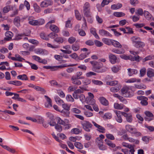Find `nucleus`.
<instances>
[{
    "label": "nucleus",
    "instance_id": "1",
    "mask_svg": "<svg viewBox=\"0 0 154 154\" xmlns=\"http://www.w3.org/2000/svg\"><path fill=\"white\" fill-rule=\"evenodd\" d=\"M93 66V70L98 73H102L106 71L105 69H100L103 66L102 63L98 62L95 61H91L90 62Z\"/></svg>",
    "mask_w": 154,
    "mask_h": 154
},
{
    "label": "nucleus",
    "instance_id": "2",
    "mask_svg": "<svg viewBox=\"0 0 154 154\" xmlns=\"http://www.w3.org/2000/svg\"><path fill=\"white\" fill-rule=\"evenodd\" d=\"M84 15L87 17H90V5L89 3L86 2L84 5L83 10Z\"/></svg>",
    "mask_w": 154,
    "mask_h": 154
},
{
    "label": "nucleus",
    "instance_id": "3",
    "mask_svg": "<svg viewBox=\"0 0 154 154\" xmlns=\"http://www.w3.org/2000/svg\"><path fill=\"white\" fill-rule=\"evenodd\" d=\"M122 95L125 97H129L132 96L131 90L129 87L125 86L121 89Z\"/></svg>",
    "mask_w": 154,
    "mask_h": 154
},
{
    "label": "nucleus",
    "instance_id": "4",
    "mask_svg": "<svg viewBox=\"0 0 154 154\" xmlns=\"http://www.w3.org/2000/svg\"><path fill=\"white\" fill-rule=\"evenodd\" d=\"M83 129L87 132H90L93 126L88 121H84L81 122Z\"/></svg>",
    "mask_w": 154,
    "mask_h": 154
},
{
    "label": "nucleus",
    "instance_id": "5",
    "mask_svg": "<svg viewBox=\"0 0 154 154\" xmlns=\"http://www.w3.org/2000/svg\"><path fill=\"white\" fill-rule=\"evenodd\" d=\"M132 41L134 46L137 48H143L145 45L143 42L138 40V39H133Z\"/></svg>",
    "mask_w": 154,
    "mask_h": 154
},
{
    "label": "nucleus",
    "instance_id": "6",
    "mask_svg": "<svg viewBox=\"0 0 154 154\" xmlns=\"http://www.w3.org/2000/svg\"><path fill=\"white\" fill-rule=\"evenodd\" d=\"M125 128L127 131L131 134H137V135L139 136H140L141 135L140 133L137 132L135 128H133L132 126L130 125H126L125 126Z\"/></svg>",
    "mask_w": 154,
    "mask_h": 154
},
{
    "label": "nucleus",
    "instance_id": "7",
    "mask_svg": "<svg viewBox=\"0 0 154 154\" xmlns=\"http://www.w3.org/2000/svg\"><path fill=\"white\" fill-rule=\"evenodd\" d=\"M92 123L96 128H97V130L101 133H104L105 132V129L103 127L98 125L95 122L92 121Z\"/></svg>",
    "mask_w": 154,
    "mask_h": 154
},
{
    "label": "nucleus",
    "instance_id": "8",
    "mask_svg": "<svg viewBox=\"0 0 154 154\" xmlns=\"http://www.w3.org/2000/svg\"><path fill=\"white\" fill-rule=\"evenodd\" d=\"M137 98L138 100H141L140 103L143 105L146 106L148 104L147 97L144 96H139L137 97Z\"/></svg>",
    "mask_w": 154,
    "mask_h": 154
},
{
    "label": "nucleus",
    "instance_id": "9",
    "mask_svg": "<svg viewBox=\"0 0 154 154\" xmlns=\"http://www.w3.org/2000/svg\"><path fill=\"white\" fill-rule=\"evenodd\" d=\"M99 33L100 35L103 36H106L109 37H111L112 36V35L108 32L103 29L99 30Z\"/></svg>",
    "mask_w": 154,
    "mask_h": 154
},
{
    "label": "nucleus",
    "instance_id": "10",
    "mask_svg": "<svg viewBox=\"0 0 154 154\" xmlns=\"http://www.w3.org/2000/svg\"><path fill=\"white\" fill-rule=\"evenodd\" d=\"M109 60L111 63L114 64L116 63L117 57L115 55L112 54L110 53L109 55Z\"/></svg>",
    "mask_w": 154,
    "mask_h": 154
},
{
    "label": "nucleus",
    "instance_id": "11",
    "mask_svg": "<svg viewBox=\"0 0 154 154\" xmlns=\"http://www.w3.org/2000/svg\"><path fill=\"white\" fill-rule=\"evenodd\" d=\"M114 112L116 113L117 116L116 117V121L119 123H121L122 121V119L121 117V112L119 111L115 110Z\"/></svg>",
    "mask_w": 154,
    "mask_h": 154
},
{
    "label": "nucleus",
    "instance_id": "12",
    "mask_svg": "<svg viewBox=\"0 0 154 154\" xmlns=\"http://www.w3.org/2000/svg\"><path fill=\"white\" fill-rule=\"evenodd\" d=\"M53 2L50 0H46L42 2L40 5L42 7H46L53 4Z\"/></svg>",
    "mask_w": 154,
    "mask_h": 154
},
{
    "label": "nucleus",
    "instance_id": "13",
    "mask_svg": "<svg viewBox=\"0 0 154 154\" xmlns=\"http://www.w3.org/2000/svg\"><path fill=\"white\" fill-rule=\"evenodd\" d=\"M49 29L54 33H58L59 31L58 27L54 24H51L49 27Z\"/></svg>",
    "mask_w": 154,
    "mask_h": 154
},
{
    "label": "nucleus",
    "instance_id": "14",
    "mask_svg": "<svg viewBox=\"0 0 154 154\" xmlns=\"http://www.w3.org/2000/svg\"><path fill=\"white\" fill-rule=\"evenodd\" d=\"M76 65L77 64H72L69 65H67V64H65L63 65L60 66H54V69H55V71H56L57 70V69L59 68L61 69L63 67L67 66H74Z\"/></svg>",
    "mask_w": 154,
    "mask_h": 154
},
{
    "label": "nucleus",
    "instance_id": "15",
    "mask_svg": "<svg viewBox=\"0 0 154 154\" xmlns=\"http://www.w3.org/2000/svg\"><path fill=\"white\" fill-rule=\"evenodd\" d=\"M14 7L15 6L13 5H7L3 8V11L4 13H7L10 10H13Z\"/></svg>",
    "mask_w": 154,
    "mask_h": 154
},
{
    "label": "nucleus",
    "instance_id": "16",
    "mask_svg": "<svg viewBox=\"0 0 154 154\" xmlns=\"http://www.w3.org/2000/svg\"><path fill=\"white\" fill-rule=\"evenodd\" d=\"M99 100L100 103L102 105L105 106L108 105L109 103L108 101L104 97H100Z\"/></svg>",
    "mask_w": 154,
    "mask_h": 154
},
{
    "label": "nucleus",
    "instance_id": "17",
    "mask_svg": "<svg viewBox=\"0 0 154 154\" xmlns=\"http://www.w3.org/2000/svg\"><path fill=\"white\" fill-rule=\"evenodd\" d=\"M79 79L76 78L75 76H72L71 78V80L72 81V83L75 85H79L81 84V82L79 80Z\"/></svg>",
    "mask_w": 154,
    "mask_h": 154
},
{
    "label": "nucleus",
    "instance_id": "18",
    "mask_svg": "<svg viewBox=\"0 0 154 154\" xmlns=\"http://www.w3.org/2000/svg\"><path fill=\"white\" fill-rule=\"evenodd\" d=\"M33 17H29V23L32 25L38 26L37 20H33Z\"/></svg>",
    "mask_w": 154,
    "mask_h": 154
},
{
    "label": "nucleus",
    "instance_id": "19",
    "mask_svg": "<svg viewBox=\"0 0 154 154\" xmlns=\"http://www.w3.org/2000/svg\"><path fill=\"white\" fill-rule=\"evenodd\" d=\"M147 75L149 78L154 76V69L151 68L148 69L147 70Z\"/></svg>",
    "mask_w": 154,
    "mask_h": 154
},
{
    "label": "nucleus",
    "instance_id": "20",
    "mask_svg": "<svg viewBox=\"0 0 154 154\" xmlns=\"http://www.w3.org/2000/svg\"><path fill=\"white\" fill-rule=\"evenodd\" d=\"M121 88V85L118 84L116 86L112 87L110 88V90L113 92H116L118 91Z\"/></svg>",
    "mask_w": 154,
    "mask_h": 154
},
{
    "label": "nucleus",
    "instance_id": "21",
    "mask_svg": "<svg viewBox=\"0 0 154 154\" xmlns=\"http://www.w3.org/2000/svg\"><path fill=\"white\" fill-rule=\"evenodd\" d=\"M20 18L19 16L16 17L14 20V24L17 26H18L20 25Z\"/></svg>",
    "mask_w": 154,
    "mask_h": 154
},
{
    "label": "nucleus",
    "instance_id": "22",
    "mask_svg": "<svg viewBox=\"0 0 154 154\" xmlns=\"http://www.w3.org/2000/svg\"><path fill=\"white\" fill-rule=\"evenodd\" d=\"M61 115L64 117H69L70 114L69 110H62L60 111Z\"/></svg>",
    "mask_w": 154,
    "mask_h": 154
},
{
    "label": "nucleus",
    "instance_id": "23",
    "mask_svg": "<svg viewBox=\"0 0 154 154\" xmlns=\"http://www.w3.org/2000/svg\"><path fill=\"white\" fill-rule=\"evenodd\" d=\"M124 106V105L121 104H119L118 103H115L114 105V108L118 109H122Z\"/></svg>",
    "mask_w": 154,
    "mask_h": 154
},
{
    "label": "nucleus",
    "instance_id": "24",
    "mask_svg": "<svg viewBox=\"0 0 154 154\" xmlns=\"http://www.w3.org/2000/svg\"><path fill=\"white\" fill-rule=\"evenodd\" d=\"M17 78L18 79L22 80H27L28 79V78L25 74L23 75H19L17 77Z\"/></svg>",
    "mask_w": 154,
    "mask_h": 154
},
{
    "label": "nucleus",
    "instance_id": "25",
    "mask_svg": "<svg viewBox=\"0 0 154 154\" xmlns=\"http://www.w3.org/2000/svg\"><path fill=\"white\" fill-rule=\"evenodd\" d=\"M128 75L130 76H131L133 74H136L137 73V71L136 69H128Z\"/></svg>",
    "mask_w": 154,
    "mask_h": 154
},
{
    "label": "nucleus",
    "instance_id": "26",
    "mask_svg": "<svg viewBox=\"0 0 154 154\" xmlns=\"http://www.w3.org/2000/svg\"><path fill=\"white\" fill-rule=\"evenodd\" d=\"M105 142L107 145L112 148H114L116 146L115 144H114L111 141L109 140L108 139H105Z\"/></svg>",
    "mask_w": 154,
    "mask_h": 154
},
{
    "label": "nucleus",
    "instance_id": "27",
    "mask_svg": "<svg viewBox=\"0 0 154 154\" xmlns=\"http://www.w3.org/2000/svg\"><path fill=\"white\" fill-rule=\"evenodd\" d=\"M122 6V4L119 3L116 5L114 4L111 5V8L113 10L118 9L121 8Z\"/></svg>",
    "mask_w": 154,
    "mask_h": 154
},
{
    "label": "nucleus",
    "instance_id": "28",
    "mask_svg": "<svg viewBox=\"0 0 154 154\" xmlns=\"http://www.w3.org/2000/svg\"><path fill=\"white\" fill-rule=\"evenodd\" d=\"M48 38H57L58 37L57 35L54 32H52L49 34H47Z\"/></svg>",
    "mask_w": 154,
    "mask_h": 154
},
{
    "label": "nucleus",
    "instance_id": "29",
    "mask_svg": "<svg viewBox=\"0 0 154 154\" xmlns=\"http://www.w3.org/2000/svg\"><path fill=\"white\" fill-rule=\"evenodd\" d=\"M6 37L4 38H11L13 36V34L10 31H7L5 33Z\"/></svg>",
    "mask_w": 154,
    "mask_h": 154
},
{
    "label": "nucleus",
    "instance_id": "30",
    "mask_svg": "<svg viewBox=\"0 0 154 154\" xmlns=\"http://www.w3.org/2000/svg\"><path fill=\"white\" fill-rule=\"evenodd\" d=\"M111 45H113L114 47H116L121 48L122 46L121 45L120 43L115 40H112Z\"/></svg>",
    "mask_w": 154,
    "mask_h": 154
},
{
    "label": "nucleus",
    "instance_id": "31",
    "mask_svg": "<svg viewBox=\"0 0 154 154\" xmlns=\"http://www.w3.org/2000/svg\"><path fill=\"white\" fill-rule=\"evenodd\" d=\"M36 53L37 54H47V52L46 50L42 49H38Z\"/></svg>",
    "mask_w": 154,
    "mask_h": 154
},
{
    "label": "nucleus",
    "instance_id": "32",
    "mask_svg": "<svg viewBox=\"0 0 154 154\" xmlns=\"http://www.w3.org/2000/svg\"><path fill=\"white\" fill-rule=\"evenodd\" d=\"M54 99L56 102L58 104L60 105L64 103L63 100L60 99V97L58 96H55L54 97Z\"/></svg>",
    "mask_w": 154,
    "mask_h": 154
},
{
    "label": "nucleus",
    "instance_id": "33",
    "mask_svg": "<svg viewBox=\"0 0 154 154\" xmlns=\"http://www.w3.org/2000/svg\"><path fill=\"white\" fill-rule=\"evenodd\" d=\"M49 82L51 86H56L59 87L61 86L60 85L58 84L56 80H52L50 81Z\"/></svg>",
    "mask_w": 154,
    "mask_h": 154
},
{
    "label": "nucleus",
    "instance_id": "34",
    "mask_svg": "<svg viewBox=\"0 0 154 154\" xmlns=\"http://www.w3.org/2000/svg\"><path fill=\"white\" fill-rule=\"evenodd\" d=\"M90 32L94 35V36L96 38H99L98 35L96 33V30L95 28H91L90 29Z\"/></svg>",
    "mask_w": 154,
    "mask_h": 154
},
{
    "label": "nucleus",
    "instance_id": "35",
    "mask_svg": "<svg viewBox=\"0 0 154 154\" xmlns=\"http://www.w3.org/2000/svg\"><path fill=\"white\" fill-rule=\"evenodd\" d=\"M62 104V107L63 109V110H69L70 107V105H68L67 104L64 103Z\"/></svg>",
    "mask_w": 154,
    "mask_h": 154
},
{
    "label": "nucleus",
    "instance_id": "36",
    "mask_svg": "<svg viewBox=\"0 0 154 154\" xmlns=\"http://www.w3.org/2000/svg\"><path fill=\"white\" fill-rule=\"evenodd\" d=\"M34 89L38 91H40L44 93H45L46 92V91L44 88L39 86L35 85Z\"/></svg>",
    "mask_w": 154,
    "mask_h": 154
},
{
    "label": "nucleus",
    "instance_id": "37",
    "mask_svg": "<svg viewBox=\"0 0 154 154\" xmlns=\"http://www.w3.org/2000/svg\"><path fill=\"white\" fill-rule=\"evenodd\" d=\"M113 15L115 16L120 17L124 16L125 14L122 12H115L113 13Z\"/></svg>",
    "mask_w": 154,
    "mask_h": 154
},
{
    "label": "nucleus",
    "instance_id": "38",
    "mask_svg": "<svg viewBox=\"0 0 154 154\" xmlns=\"http://www.w3.org/2000/svg\"><path fill=\"white\" fill-rule=\"evenodd\" d=\"M87 103L90 105H94L95 104V101L94 98H88Z\"/></svg>",
    "mask_w": 154,
    "mask_h": 154
},
{
    "label": "nucleus",
    "instance_id": "39",
    "mask_svg": "<svg viewBox=\"0 0 154 154\" xmlns=\"http://www.w3.org/2000/svg\"><path fill=\"white\" fill-rule=\"evenodd\" d=\"M74 145L75 147L79 149H82L83 148V145L79 142H75L74 143Z\"/></svg>",
    "mask_w": 154,
    "mask_h": 154
},
{
    "label": "nucleus",
    "instance_id": "40",
    "mask_svg": "<svg viewBox=\"0 0 154 154\" xmlns=\"http://www.w3.org/2000/svg\"><path fill=\"white\" fill-rule=\"evenodd\" d=\"M75 16L76 18L78 20H81L82 17L80 14L79 13V11L77 10H75Z\"/></svg>",
    "mask_w": 154,
    "mask_h": 154
},
{
    "label": "nucleus",
    "instance_id": "41",
    "mask_svg": "<svg viewBox=\"0 0 154 154\" xmlns=\"http://www.w3.org/2000/svg\"><path fill=\"white\" fill-rule=\"evenodd\" d=\"M89 53H82L80 54L78 57V59L79 60H82L85 58Z\"/></svg>",
    "mask_w": 154,
    "mask_h": 154
},
{
    "label": "nucleus",
    "instance_id": "42",
    "mask_svg": "<svg viewBox=\"0 0 154 154\" xmlns=\"http://www.w3.org/2000/svg\"><path fill=\"white\" fill-rule=\"evenodd\" d=\"M111 69L112 71L114 73H117L120 69V67L118 66H113Z\"/></svg>",
    "mask_w": 154,
    "mask_h": 154
},
{
    "label": "nucleus",
    "instance_id": "43",
    "mask_svg": "<svg viewBox=\"0 0 154 154\" xmlns=\"http://www.w3.org/2000/svg\"><path fill=\"white\" fill-rule=\"evenodd\" d=\"M143 14L145 17H146L147 19H149L151 18V14L148 11H144Z\"/></svg>",
    "mask_w": 154,
    "mask_h": 154
},
{
    "label": "nucleus",
    "instance_id": "44",
    "mask_svg": "<svg viewBox=\"0 0 154 154\" xmlns=\"http://www.w3.org/2000/svg\"><path fill=\"white\" fill-rule=\"evenodd\" d=\"M35 11L37 13H39L40 12V9L38 5L36 3H35L33 5Z\"/></svg>",
    "mask_w": 154,
    "mask_h": 154
},
{
    "label": "nucleus",
    "instance_id": "45",
    "mask_svg": "<svg viewBox=\"0 0 154 154\" xmlns=\"http://www.w3.org/2000/svg\"><path fill=\"white\" fill-rule=\"evenodd\" d=\"M112 39H103V41L105 44L108 45H110L112 44Z\"/></svg>",
    "mask_w": 154,
    "mask_h": 154
},
{
    "label": "nucleus",
    "instance_id": "46",
    "mask_svg": "<svg viewBox=\"0 0 154 154\" xmlns=\"http://www.w3.org/2000/svg\"><path fill=\"white\" fill-rule=\"evenodd\" d=\"M128 140L130 142H134L136 144H138L139 143V141L138 140H135L134 139L131 137H129Z\"/></svg>",
    "mask_w": 154,
    "mask_h": 154
},
{
    "label": "nucleus",
    "instance_id": "47",
    "mask_svg": "<svg viewBox=\"0 0 154 154\" xmlns=\"http://www.w3.org/2000/svg\"><path fill=\"white\" fill-rule=\"evenodd\" d=\"M27 63H28L31 66V68L32 69L35 70H37L38 69V67L36 65L34 64H33L31 63H30L28 61L26 62Z\"/></svg>",
    "mask_w": 154,
    "mask_h": 154
},
{
    "label": "nucleus",
    "instance_id": "48",
    "mask_svg": "<svg viewBox=\"0 0 154 154\" xmlns=\"http://www.w3.org/2000/svg\"><path fill=\"white\" fill-rule=\"evenodd\" d=\"M66 99L68 101L73 102L74 101L73 98L70 95H67L66 96Z\"/></svg>",
    "mask_w": 154,
    "mask_h": 154
},
{
    "label": "nucleus",
    "instance_id": "49",
    "mask_svg": "<svg viewBox=\"0 0 154 154\" xmlns=\"http://www.w3.org/2000/svg\"><path fill=\"white\" fill-rule=\"evenodd\" d=\"M92 82L95 85H101L103 84V82L94 79L92 80Z\"/></svg>",
    "mask_w": 154,
    "mask_h": 154
},
{
    "label": "nucleus",
    "instance_id": "50",
    "mask_svg": "<svg viewBox=\"0 0 154 154\" xmlns=\"http://www.w3.org/2000/svg\"><path fill=\"white\" fill-rule=\"evenodd\" d=\"M71 132L76 134H78L80 132L79 129L77 128H74L71 130Z\"/></svg>",
    "mask_w": 154,
    "mask_h": 154
},
{
    "label": "nucleus",
    "instance_id": "51",
    "mask_svg": "<svg viewBox=\"0 0 154 154\" xmlns=\"http://www.w3.org/2000/svg\"><path fill=\"white\" fill-rule=\"evenodd\" d=\"M153 56H151L150 55H149L146 57L145 58L143 59V62H145L146 61L153 59Z\"/></svg>",
    "mask_w": 154,
    "mask_h": 154
},
{
    "label": "nucleus",
    "instance_id": "52",
    "mask_svg": "<svg viewBox=\"0 0 154 154\" xmlns=\"http://www.w3.org/2000/svg\"><path fill=\"white\" fill-rule=\"evenodd\" d=\"M82 72H77L76 73V76L75 77L78 79H83L84 78V77L80 76L82 75Z\"/></svg>",
    "mask_w": 154,
    "mask_h": 154
},
{
    "label": "nucleus",
    "instance_id": "53",
    "mask_svg": "<svg viewBox=\"0 0 154 154\" xmlns=\"http://www.w3.org/2000/svg\"><path fill=\"white\" fill-rule=\"evenodd\" d=\"M32 58L34 60L39 63H40V61H41L42 59L40 57L36 55L33 56Z\"/></svg>",
    "mask_w": 154,
    "mask_h": 154
},
{
    "label": "nucleus",
    "instance_id": "54",
    "mask_svg": "<svg viewBox=\"0 0 154 154\" xmlns=\"http://www.w3.org/2000/svg\"><path fill=\"white\" fill-rule=\"evenodd\" d=\"M94 42L96 45L98 47H100L102 46L103 45V43L102 42H100V41L97 40H95Z\"/></svg>",
    "mask_w": 154,
    "mask_h": 154
},
{
    "label": "nucleus",
    "instance_id": "55",
    "mask_svg": "<svg viewBox=\"0 0 154 154\" xmlns=\"http://www.w3.org/2000/svg\"><path fill=\"white\" fill-rule=\"evenodd\" d=\"M98 147L100 150L103 151H104L106 150L107 148V147L105 145H104L103 143L101 144V145H100V146H99Z\"/></svg>",
    "mask_w": 154,
    "mask_h": 154
},
{
    "label": "nucleus",
    "instance_id": "56",
    "mask_svg": "<svg viewBox=\"0 0 154 154\" xmlns=\"http://www.w3.org/2000/svg\"><path fill=\"white\" fill-rule=\"evenodd\" d=\"M146 69L145 68H143L140 70V74L141 76H143L146 74Z\"/></svg>",
    "mask_w": 154,
    "mask_h": 154
},
{
    "label": "nucleus",
    "instance_id": "57",
    "mask_svg": "<svg viewBox=\"0 0 154 154\" xmlns=\"http://www.w3.org/2000/svg\"><path fill=\"white\" fill-rule=\"evenodd\" d=\"M45 97L47 99V103H48V104H49L50 107H52L51 100L50 98L49 97L46 95H45Z\"/></svg>",
    "mask_w": 154,
    "mask_h": 154
},
{
    "label": "nucleus",
    "instance_id": "58",
    "mask_svg": "<svg viewBox=\"0 0 154 154\" xmlns=\"http://www.w3.org/2000/svg\"><path fill=\"white\" fill-rule=\"evenodd\" d=\"M125 29L126 30V33L132 34L133 33V31L132 28L129 27H125Z\"/></svg>",
    "mask_w": 154,
    "mask_h": 154
},
{
    "label": "nucleus",
    "instance_id": "59",
    "mask_svg": "<svg viewBox=\"0 0 154 154\" xmlns=\"http://www.w3.org/2000/svg\"><path fill=\"white\" fill-rule=\"evenodd\" d=\"M57 94L61 97L64 98L65 97V94L61 90H58L57 91Z\"/></svg>",
    "mask_w": 154,
    "mask_h": 154
},
{
    "label": "nucleus",
    "instance_id": "60",
    "mask_svg": "<svg viewBox=\"0 0 154 154\" xmlns=\"http://www.w3.org/2000/svg\"><path fill=\"white\" fill-rule=\"evenodd\" d=\"M29 41L34 45H37L38 44V42L35 39H29Z\"/></svg>",
    "mask_w": 154,
    "mask_h": 154
},
{
    "label": "nucleus",
    "instance_id": "61",
    "mask_svg": "<svg viewBox=\"0 0 154 154\" xmlns=\"http://www.w3.org/2000/svg\"><path fill=\"white\" fill-rule=\"evenodd\" d=\"M106 136L107 138L111 140H114L115 139V137L113 135L111 134H106Z\"/></svg>",
    "mask_w": 154,
    "mask_h": 154
},
{
    "label": "nucleus",
    "instance_id": "62",
    "mask_svg": "<svg viewBox=\"0 0 154 154\" xmlns=\"http://www.w3.org/2000/svg\"><path fill=\"white\" fill-rule=\"evenodd\" d=\"M83 83L85 85H88L91 82L90 79H85L82 81Z\"/></svg>",
    "mask_w": 154,
    "mask_h": 154
},
{
    "label": "nucleus",
    "instance_id": "63",
    "mask_svg": "<svg viewBox=\"0 0 154 154\" xmlns=\"http://www.w3.org/2000/svg\"><path fill=\"white\" fill-rule=\"evenodd\" d=\"M103 118L107 119H110L112 118V116L110 113H106L104 114Z\"/></svg>",
    "mask_w": 154,
    "mask_h": 154
},
{
    "label": "nucleus",
    "instance_id": "64",
    "mask_svg": "<svg viewBox=\"0 0 154 154\" xmlns=\"http://www.w3.org/2000/svg\"><path fill=\"white\" fill-rule=\"evenodd\" d=\"M40 37L42 38H47V34L44 32H41L40 35Z\"/></svg>",
    "mask_w": 154,
    "mask_h": 154
}]
</instances>
